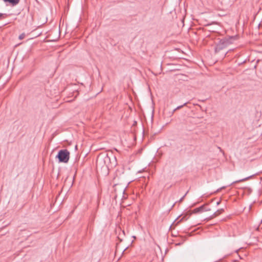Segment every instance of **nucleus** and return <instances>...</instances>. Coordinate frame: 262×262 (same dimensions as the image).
I'll list each match as a JSON object with an SVG mask.
<instances>
[{"label": "nucleus", "mask_w": 262, "mask_h": 262, "mask_svg": "<svg viewBox=\"0 0 262 262\" xmlns=\"http://www.w3.org/2000/svg\"><path fill=\"white\" fill-rule=\"evenodd\" d=\"M56 158L59 162L67 163L70 158V152L67 149H62L59 151Z\"/></svg>", "instance_id": "f03ea898"}, {"label": "nucleus", "mask_w": 262, "mask_h": 262, "mask_svg": "<svg viewBox=\"0 0 262 262\" xmlns=\"http://www.w3.org/2000/svg\"><path fill=\"white\" fill-rule=\"evenodd\" d=\"M204 205V208L203 209V211H209L211 210V208L207 207L205 205Z\"/></svg>", "instance_id": "1a4fd4ad"}, {"label": "nucleus", "mask_w": 262, "mask_h": 262, "mask_svg": "<svg viewBox=\"0 0 262 262\" xmlns=\"http://www.w3.org/2000/svg\"><path fill=\"white\" fill-rule=\"evenodd\" d=\"M252 176H251L248 177L247 178H245L244 179H241V180H238V181H236L234 182L233 183H239V182H244V181H247V180H249L250 178H251Z\"/></svg>", "instance_id": "0eeeda50"}, {"label": "nucleus", "mask_w": 262, "mask_h": 262, "mask_svg": "<svg viewBox=\"0 0 262 262\" xmlns=\"http://www.w3.org/2000/svg\"><path fill=\"white\" fill-rule=\"evenodd\" d=\"M110 158L108 157V155H106L104 158V162L105 163L106 161H110Z\"/></svg>", "instance_id": "9b49d317"}, {"label": "nucleus", "mask_w": 262, "mask_h": 262, "mask_svg": "<svg viewBox=\"0 0 262 262\" xmlns=\"http://www.w3.org/2000/svg\"><path fill=\"white\" fill-rule=\"evenodd\" d=\"M227 54V52L225 51L223 53L224 55L225 56Z\"/></svg>", "instance_id": "dca6fc26"}, {"label": "nucleus", "mask_w": 262, "mask_h": 262, "mask_svg": "<svg viewBox=\"0 0 262 262\" xmlns=\"http://www.w3.org/2000/svg\"><path fill=\"white\" fill-rule=\"evenodd\" d=\"M224 211V209H219L217 210L216 211H215L211 216H210V218L211 219H213L214 217H215L216 216H217L218 215H219L220 214H221V213H222Z\"/></svg>", "instance_id": "7ed1b4c3"}, {"label": "nucleus", "mask_w": 262, "mask_h": 262, "mask_svg": "<svg viewBox=\"0 0 262 262\" xmlns=\"http://www.w3.org/2000/svg\"><path fill=\"white\" fill-rule=\"evenodd\" d=\"M220 203H221V201H219V202H217L216 203V205H219L220 204Z\"/></svg>", "instance_id": "2eb2a0df"}, {"label": "nucleus", "mask_w": 262, "mask_h": 262, "mask_svg": "<svg viewBox=\"0 0 262 262\" xmlns=\"http://www.w3.org/2000/svg\"><path fill=\"white\" fill-rule=\"evenodd\" d=\"M187 103H185L183 105H180V106H178V107H177L174 110H173V112H174L176 111L177 110H178L181 108H182L184 106H185L186 104H187Z\"/></svg>", "instance_id": "6e6552de"}, {"label": "nucleus", "mask_w": 262, "mask_h": 262, "mask_svg": "<svg viewBox=\"0 0 262 262\" xmlns=\"http://www.w3.org/2000/svg\"><path fill=\"white\" fill-rule=\"evenodd\" d=\"M6 14H3V13H0V20L2 19L3 18H5V15Z\"/></svg>", "instance_id": "f8f14e48"}, {"label": "nucleus", "mask_w": 262, "mask_h": 262, "mask_svg": "<svg viewBox=\"0 0 262 262\" xmlns=\"http://www.w3.org/2000/svg\"><path fill=\"white\" fill-rule=\"evenodd\" d=\"M235 36L224 37L220 39L216 43L215 48V52L219 53L222 50H224L228 46L233 43L234 41L236 40Z\"/></svg>", "instance_id": "f257e3e1"}, {"label": "nucleus", "mask_w": 262, "mask_h": 262, "mask_svg": "<svg viewBox=\"0 0 262 262\" xmlns=\"http://www.w3.org/2000/svg\"><path fill=\"white\" fill-rule=\"evenodd\" d=\"M204 208V205H202L198 208H195L192 211V213H197L199 212H203V209Z\"/></svg>", "instance_id": "39448f33"}, {"label": "nucleus", "mask_w": 262, "mask_h": 262, "mask_svg": "<svg viewBox=\"0 0 262 262\" xmlns=\"http://www.w3.org/2000/svg\"><path fill=\"white\" fill-rule=\"evenodd\" d=\"M25 36H26L25 34L24 33H23L21 34L20 35H19V39L20 40H21L25 38Z\"/></svg>", "instance_id": "9d476101"}, {"label": "nucleus", "mask_w": 262, "mask_h": 262, "mask_svg": "<svg viewBox=\"0 0 262 262\" xmlns=\"http://www.w3.org/2000/svg\"><path fill=\"white\" fill-rule=\"evenodd\" d=\"M187 193V192L185 193V194L181 198V199L180 200V202H181L182 201V200H183V199L184 198V197L186 196V194Z\"/></svg>", "instance_id": "4468645a"}, {"label": "nucleus", "mask_w": 262, "mask_h": 262, "mask_svg": "<svg viewBox=\"0 0 262 262\" xmlns=\"http://www.w3.org/2000/svg\"><path fill=\"white\" fill-rule=\"evenodd\" d=\"M254 68L259 69L262 72V60H257Z\"/></svg>", "instance_id": "20e7f679"}, {"label": "nucleus", "mask_w": 262, "mask_h": 262, "mask_svg": "<svg viewBox=\"0 0 262 262\" xmlns=\"http://www.w3.org/2000/svg\"><path fill=\"white\" fill-rule=\"evenodd\" d=\"M5 2H9V3L12 4L13 5H16L17 4L19 0H3Z\"/></svg>", "instance_id": "423d86ee"}, {"label": "nucleus", "mask_w": 262, "mask_h": 262, "mask_svg": "<svg viewBox=\"0 0 262 262\" xmlns=\"http://www.w3.org/2000/svg\"><path fill=\"white\" fill-rule=\"evenodd\" d=\"M183 218H184V217H183V218H182V219H181L180 221H178L177 222H176V223H175V224H176V225H178V224H179V223H180L181 222H182V221L183 220Z\"/></svg>", "instance_id": "ddd939ff"}]
</instances>
